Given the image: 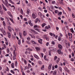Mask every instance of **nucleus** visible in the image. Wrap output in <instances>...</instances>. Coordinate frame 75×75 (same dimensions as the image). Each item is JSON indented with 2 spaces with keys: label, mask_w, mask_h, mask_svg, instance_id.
<instances>
[{
  "label": "nucleus",
  "mask_w": 75,
  "mask_h": 75,
  "mask_svg": "<svg viewBox=\"0 0 75 75\" xmlns=\"http://www.w3.org/2000/svg\"><path fill=\"white\" fill-rule=\"evenodd\" d=\"M57 74V71L55 70L54 71V72L53 73V75H55Z\"/></svg>",
  "instance_id": "nucleus-20"
},
{
  "label": "nucleus",
  "mask_w": 75,
  "mask_h": 75,
  "mask_svg": "<svg viewBox=\"0 0 75 75\" xmlns=\"http://www.w3.org/2000/svg\"><path fill=\"white\" fill-rule=\"evenodd\" d=\"M0 13H1V15L3 13V11H2L1 10V9H0Z\"/></svg>",
  "instance_id": "nucleus-34"
},
{
  "label": "nucleus",
  "mask_w": 75,
  "mask_h": 75,
  "mask_svg": "<svg viewBox=\"0 0 75 75\" xmlns=\"http://www.w3.org/2000/svg\"><path fill=\"white\" fill-rule=\"evenodd\" d=\"M44 69V65H43L41 68V69H42V70H43Z\"/></svg>",
  "instance_id": "nucleus-31"
},
{
  "label": "nucleus",
  "mask_w": 75,
  "mask_h": 75,
  "mask_svg": "<svg viewBox=\"0 0 75 75\" xmlns=\"http://www.w3.org/2000/svg\"><path fill=\"white\" fill-rule=\"evenodd\" d=\"M5 1V2L6 3V4H8V1H7V0H6V1Z\"/></svg>",
  "instance_id": "nucleus-43"
},
{
  "label": "nucleus",
  "mask_w": 75,
  "mask_h": 75,
  "mask_svg": "<svg viewBox=\"0 0 75 75\" xmlns=\"http://www.w3.org/2000/svg\"><path fill=\"white\" fill-rule=\"evenodd\" d=\"M3 25L4 26H6V23H5V22L4 21H3Z\"/></svg>",
  "instance_id": "nucleus-33"
},
{
  "label": "nucleus",
  "mask_w": 75,
  "mask_h": 75,
  "mask_svg": "<svg viewBox=\"0 0 75 75\" xmlns=\"http://www.w3.org/2000/svg\"><path fill=\"white\" fill-rule=\"evenodd\" d=\"M17 65V61H16L15 62V65L16 66Z\"/></svg>",
  "instance_id": "nucleus-53"
},
{
  "label": "nucleus",
  "mask_w": 75,
  "mask_h": 75,
  "mask_svg": "<svg viewBox=\"0 0 75 75\" xmlns=\"http://www.w3.org/2000/svg\"><path fill=\"white\" fill-rule=\"evenodd\" d=\"M38 14L39 16H40V17H41V16L42 15V13H41V12H39L38 13Z\"/></svg>",
  "instance_id": "nucleus-15"
},
{
  "label": "nucleus",
  "mask_w": 75,
  "mask_h": 75,
  "mask_svg": "<svg viewBox=\"0 0 75 75\" xmlns=\"http://www.w3.org/2000/svg\"><path fill=\"white\" fill-rule=\"evenodd\" d=\"M59 3L60 4H62V5H64V3L62 1H61Z\"/></svg>",
  "instance_id": "nucleus-32"
},
{
  "label": "nucleus",
  "mask_w": 75,
  "mask_h": 75,
  "mask_svg": "<svg viewBox=\"0 0 75 75\" xmlns=\"http://www.w3.org/2000/svg\"><path fill=\"white\" fill-rule=\"evenodd\" d=\"M51 44H52V45H55V42L54 41H52V42Z\"/></svg>",
  "instance_id": "nucleus-38"
},
{
  "label": "nucleus",
  "mask_w": 75,
  "mask_h": 75,
  "mask_svg": "<svg viewBox=\"0 0 75 75\" xmlns=\"http://www.w3.org/2000/svg\"><path fill=\"white\" fill-rule=\"evenodd\" d=\"M7 24H8V25H11V24L8 21L7 22Z\"/></svg>",
  "instance_id": "nucleus-30"
},
{
  "label": "nucleus",
  "mask_w": 75,
  "mask_h": 75,
  "mask_svg": "<svg viewBox=\"0 0 75 75\" xmlns=\"http://www.w3.org/2000/svg\"><path fill=\"white\" fill-rule=\"evenodd\" d=\"M55 68H54V66H52V70H54Z\"/></svg>",
  "instance_id": "nucleus-58"
},
{
  "label": "nucleus",
  "mask_w": 75,
  "mask_h": 75,
  "mask_svg": "<svg viewBox=\"0 0 75 75\" xmlns=\"http://www.w3.org/2000/svg\"><path fill=\"white\" fill-rule=\"evenodd\" d=\"M51 51H49V55H50V56H51Z\"/></svg>",
  "instance_id": "nucleus-28"
},
{
  "label": "nucleus",
  "mask_w": 75,
  "mask_h": 75,
  "mask_svg": "<svg viewBox=\"0 0 75 75\" xmlns=\"http://www.w3.org/2000/svg\"><path fill=\"white\" fill-rule=\"evenodd\" d=\"M2 32L3 33L4 35H6V33L4 30H2Z\"/></svg>",
  "instance_id": "nucleus-18"
},
{
  "label": "nucleus",
  "mask_w": 75,
  "mask_h": 75,
  "mask_svg": "<svg viewBox=\"0 0 75 75\" xmlns=\"http://www.w3.org/2000/svg\"><path fill=\"white\" fill-rule=\"evenodd\" d=\"M38 27V26H37V25H35L34 26V28H37V27Z\"/></svg>",
  "instance_id": "nucleus-52"
},
{
  "label": "nucleus",
  "mask_w": 75,
  "mask_h": 75,
  "mask_svg": "<svg viewBox=\"0 0 75 75\" xmlns=\"http://www.w3.org/2000/svg\"><path fill=\"white\" fill-rule=\"evenodd\" d=\"M18 43L19 45L21 44V40H20V39L19 40H18Z\"/></svg>",
  "instance_id": "nucleus-25"
},
{
  "label": "nucleus",
  "mask_w": 75,
  "mask_h": 75,
  "mask_svg": "<svg viewBox=\"0 0 75 75\" xmlns=\"http://www.w3.org/2000/svg\"><path fill=\"white\" fill-rule=\"evenodd\" d=\"M8 38H10V37H11V34H10V32H8Z\"/></svg>",
  "instance_id": "nucleus-11"
},
{
  "label": "nucleus",
  "mask_w": 75,
  "mask_h": 75,
  "mask_svg": "<svg viewBox=\"0 0 75 75\" xmlns=\"http://www.w3.org/2000/svg\"><path fill=\"white\" fill-rule=\"evenodd\" d=\"M34 57H35V58H36L37 59H39V57H38V56H37L36 54H35L34 55Z\"/></svg>",
  "instance_id": "nucleus-10"
},
{
  "label": "nucleus",
  "mask_w": 75,
  "mask_h": 75,
  "mask_svg": "<svg viewBox=\"0 0 75 75\" xmlns=\"http://www.w3.org/2000/svg\"><path fill=\"white\" fill-rule=\"evenodd\" d=\"M6 61H7V60L5 59H4V60L3 61V62H5V63H6Z\"/></svg>",
  "instance_id": "nucleus-60"
},
{
  "label": "nucleus",
  "mask_w": 75,
  "mask_h": 75,
  "mask_svg": "<svg viewBox=\"0 0 75 75\" xmlns=\"http://www.w3.org/2000/svg\"><path fill=\"white\" fill-rule=\"evenodd\" d=\"M58 47L59 48V49H60V50H62V46L60 44H59L58 45Z\"/></svg>",
  "instance_id": "nucleus-3"
},
{
  "label": "nucleus",
  "mask_w": 75,
  "mask_h": 75,
  "mask_svg": "<svg viewBox=\"0 0 75 75\" xmlns=\"http://www.w3.org/2000/svg\"><path fill=\"white\" fill-rule=\"evenodd\" d=\"M45 25V23H43L42 25V27H44Z\"/></svg>",
  "instance_id": "nucleus-35"
},
{
  "label": "nucleus",
  "mask_w": 75,
  "mask_h": 75,
  "mask_svg": "<svg viewBox=\"0 0 75 75\" xmlns=\"http://www.w3.org/2000/svg\"><path fill=\"white\" fill-rule=\"evenodd\" d=\"M30 13V9H28L27 11V14L29 15V13Z\"/></svg>",
  "instance_id": "nucleus-6"
},
{
  "label": "nucleus",
  "mask_w": 75,
  "mask_h": 75,
  "mask_svg": "<svg viewBox=\"0 0 75 75\" xmlns=\"http://www.w3.org/2000/svg\"><path fill=\"white\" fill-rule=\"evenodd\" d=\"M39 21V19L38 18H37L35 20V23H37V22Z\"/></svg>",
  "instance_id": "nucleus-16"
},
{
  "label": "nucleus",
  "mask_w": 75,
  "mask_h": 75,
  "mask_svg": "<svg viewBox=\"0 0 75 75\" xmlns=\"http://www.w3.org/2000/svg\"><path fill=\"white\" fill-rule=\"evenodd\" d=\"M27 50L28 51H33V50L32 49H31L29 47L27 48Z\"/></svg>",
  "instance_id": "nucleus-14"
},
{
  "label": "nucleus",
  "mask_w": 75,
  "mask_h": 75,
  "mask_svg": "<svg viewBox=\"0 0 75 75\" xmlns=\"http://www.w3.org/2000/svg\"><path fill=\"white\" fill-rule=\"evenodd\" d=\"M58 40L59 41L61 40V37H59L58 38Z\"/></svg>",
  "instance_id": "nucleus-51"
},
{
  "label": "nucleus",
  "mask_w": 75,
  "mask_h": 75,
  "mask_svg": "<svg viewBox=\"0 0 75 75\" xmlns=\"http://www.w3.org/2000/svg\"><path fill=\"white\" fill-rule=\"evenodd\" d=\"M3 8L4 10V11H7V9H6V8H5V7Z\"/></svg>",
  "instance_id": "nucleus-40"
},
{
  "label": "nucleus",
  "mask_w": 75,
  "mask_h": 75,
  "mask_svg": "<svg viewBox=\"0 0 75 75\" xmlns=\"http://www.w3.org/2000/svg\"><path fill=\"white\" fill-rule=\"evenodd\" d=\"M64 42L66 45H68V42L67 41V40H65L64 41Z\"/></svg>",
  "instance_id": "nucleus-27"
},
{
  "label": "nucleus",
  "mask_w": 75,
  "mask_h": 75,
  "mask_svg": "<svg viewBox=\"0 0 75 75\" xmlns=\"http://www.w3.org/2000/svg\"><path fill=\"white\" fill-rule=\"evenodd\" d=\"M7 13L8 14V15H9V16H11V12H8Z\"/></svg>",
  "instance_id": "nucleus-24"
},
{
  "label": "nucleus",
  "mask_w": 75,
  "mask_h": 75,
  "mask_svg": "<svg viewBox=\"0 0 75 75\" xmlns=\"http://www.w3.org/2000/svg\"><path fill=\"white\" fill-rule=\"evenodd\" d=\"M47 36L45 35H44L43 36V38H45L46 39V38H47Z\"/></svg>",
  "instance_id": "nucleus-19"
},
{
  "label": "nucleus",
  "mask_w": 75,
  "mask_h": 75,
  "mask_svg": "<svg viewBox=\"0 0 75 75\" xmlns=\"http://www.w3.org/2000/svg\"><path fill=\"white\" fill-rule=\"evenodd\" d=\"M11 73H12V74H15L14 71H13V70H11Z\"/></svg>",
  "instance_id": "nucleus-36"
},
{
  "label": "nucleus",
  "mask_w": 75,
  "mask_h": 75,
  "mask_svg": "<svg viewBox=\"0 0 75 75\" xmlns=\"http://www.w3.org/2000/svg\"><path fill=\"white\" fill-rule=\"evenodd\" d=\"M34 30H36V31H38V32H40V30L38 29H37V28L34 29Z\"/></svg>",
  "instance_id": "nucleus-46"
},
{
  "label": "nucleus",
  "mask_w": 75,
  "mask_h": 75,
  "mask_svg": "<svg viewBox=\"0 0 75 75\" xmlns=\"http://www.w3.org/2000/svg\"><path fill=\"white\" fill-rule=\"evenodd\" d=\"M71 61H74V58H71Z\"/></svg>",
  "instance_id": "nucleus-57"
},
{
  "label": "nucleus",
  "mask_w": 75,
  "mask_h": 75,
  "mask_svg": "<svg viewBox=\"0 0 75 75\" xmlns=\"http://www.w3.org/2000/svg\"><path fill=\"white\" fill-rule=\"evenodd\" d=\"M0 18L1 19V20H2V21H3L4 20V18H2V17H1Z\"/></svg>",
  "instance_id": "nucleus-54"
},
{
  "label": "nucleus",
  "mask_w": 75,
  "mask_h": 75,
  "mask_svg": "<svg viewBox=\"0 0 75 75\" xmlns=\"http://www.w3.org/2000/svg\"><path fill=\"white\" fill-rule=\"evenodd\" d=\"M41 17H40V18L42 20H44V18H45V16L44 15H42L41 16Z\"/></svg>",
  "instance_id": "nucleus-7"
},
{
  "label": "nucleus",
  "mask_w": 75,
  "mask_h": 75,
  "mask_svg": "<svg viewBox=\"0 0 75 75\" xmlns=\"http://www.w3.org/2000/svg\"><path fill=\"white\" fill-rule=\"evenodd\" d=\"M13 47H14V48H15V51H16V45H13Z\"/></svg>",
  "instance_id": "nucleus-56"
},
{
  "label": "nucleus",
  "mask_w": 75,
  "mask_h": 75,
  "mask_svg": "<svg viewBox=\"0 0 75 75\" xmlns=\"http://www.w3.org/2000/svg\"><path fill=\"white\" fill-rule=\"evenodd\" d=\"M20 17H21V19H23V16H22V15H21L20 16Z\"/></svg>",
  "instance_id": "nucleus-63"
},
{
  "label": "nucleus",
  "mask_w": 75,
  "mask_h": 75,
  "mask_svg": "<svg viewBox=\"0 0 75 75\" xmlns=\"http://www.w3.org/2000/svg\"><path fill=\"white\" fill-rule=\"evenodd\" d=\"M13 54L14 55L13 56V59L14 60V59H16V52L14 50L13 51Z\"/></svg>",
  "instance_id": "nucleus-2"
},
{
  "label": "nucleus",
  "mask_w": 75,
  "mask_h": 75,
  "mask_svg": "<svg viewBox=\"0 0 75 75\" xmlns=\"http://www.w3.org/2000/svg\"><path fill=\"white\" fill-rule=\"evenodd\" d=\"M52 3L53 4H55V1H53Z\"/></svg>",
  "instance_id": "nucleus-49"
},
{
  "label": "nucleus",
  "mask_w": 75,
  "mask_h": 75,
  "mask_svg": "<svg viewBox=\"0 0 75 75\" xmlns=\"http://www.w3.org/2000/svg\"><path fill=\"white\" fill-rule=\"evenodd\" d=\"M46 39V40H47V41H49V38H48L47 37L46 38H45Z\"/></svg>",
  "instance_id": "nucleus-55"
},
{
  "label": "nucleus",
  "mask_w": 75,
  "mask_h": 75,
  "mask_svg": "<svg viewBox=\"0 0 75 75\" xmlns=\"http://www.w3.org/2000/svg\"><path fill=\"white\" fill-rule=\"evenodd\" d=\"M58 57L57 56H55L54 57V61H56V62L57 63H58V62L59 61V60H60V58H58V59L57 58Z\"/></svg>",
  "instance_id": "nucleus-1"
},
{
  "label": "nucleus",
  "mask_w": 75,
  "mask_h": 75,
  "mask_svg": "<svg viewBox=\"0 0 75 75\" xmlns=\"http://www.w3.org/2000/svg\"><path fill=\"white\" fill-rule=\"evenodd\" d=\"M35 48L36 51H40V47H35Z\"/></svg>",
  "instance_id": "nucleus-8"
},
{
  "label": "nucleus",
  "mask_w": 75,
  "mask_h": 75,
  "mask_svg": "<svg viewBox=\"0 0 75 75\" xmlns=\"http://www.w3.org/2000/svg\"><path fill=\"white\" fill-rule=\"evenodd\" d=\"M30 39H30V38L29 37H28L27 38V40H28L29 41H30Z\"/></svg>",
  "instance_id": "nucleus-48"
},
{
  "label": "nucleus",
  "mask_w": 75,
  "mask_h": 75,
  "mask_svg": "<svg viewBox=\"0 0 75 75\" xmlns=\"http://www.w3.org/2000/svg\"><path fill=\"white\" fill-rule=\"evenodd\" d=\"M21 13L22 14H23V11L22 9H21Z\"/></svg>",
  "instance_id": "nucleus-42"
},
{
  "label": "nucleus",
  "mask_w": 75,
  "mask_h": 75,
  "mask_svg": "<svg viewBox=\"0 0 75 75\" xmlns=\"http://www.w3.org/2000/svg\"><path fill=\"white\" fill-rule=\"evenodd\" d=\"M1 37H3V35L2 34H0V38H1Z\"/></svg>",
  "instance_id": "nucleus-39"
},
{
  "label": "nucleus",
  "mask_w": 75,
  "mask_h": 75,
  "mask_svg": "<svg viewBox=\"0 0 75 75\" xmlns=\"http://www.w3.org/2000/svg\"><path fill=\"white\" fill-rule=\"evenodd\" d=\"M32 17H33V18H34V19H35V18H36L35 15V14L34 13H33Z\"/></svg>",
  "instance_id": "nucleus-12"
},
{
  "label": "nucleus",
  "mask_w": 75,
  "mask_h": 75,
  "mask_svg": "<svg viewBox=\"0 0 75 75\" xmlns=\"http://www.w3.org/2000/svg\"><path fill=\"white\" fill-rule=\"evenodd\" d=\"M40 55H41L42 58H43V56H44V54H42V53H40Z\"/></svg>",
  "instance_id": "nucleus-45"
},
{
  "label": "nucleus",
  "mask_w": 75,
  "mask_h": 75,
  "mask_svg": "<svg viewBox=\"0 0 75 75\" xmlns=\"http://www.w3.org/2000/svg\"><path fill=\"white\" fill-rule=\"evenodd\" d=\"M50 49L51 50V51H55V48L54 47H50Z\"/></svg>",
  "instance_id": "nucleus-5"
},
{
  "label": "nucleus",
  "mask_w": 75,
  "mask_h": 75,
  "mask_svg": "<svg viewBox=\"0 0 75 75\" xmlns=\"http://www.w3.org/2000/svg\"><path fill=\"white\" fill-rule=\"evenodd\" d=\"M26 42L28 44H30V43H31V42H29L28 41H26Z\"/></svg>",
  "instance_id": "nucleus-47"
},
{
  "label": "nucleus",
  "mask_w": 75,
  "mask_h": 75,
  "mask_svg": "<svg viewBox=\"0 0 75 75\" xmlns=\"http://www.w3.org/2000/svg\"><path fill=\"white\" fill-rule=\"evenodd\" d=\"M11 66L12 68H14V63H12L11 64Z\"/></svg>",
  "instance_id": "nucleus-21"
},
{
  "label": "nucleus",
  "mask_w": 75,
  "mask_h": 75,
  "mask_svg": "<svg viewBox=\"0 0 75 75\" xmlns=\"http://www.w3.org/2000/svg\"><path fill=\"white\" fill-rule=\"evenodd\" d=\"M64 69H65V71H67V72H69V70H68L67 69V68L65 67L64 68Z\"/></svg>",
  "instance_id": "nucleus-17"
},
{
  "label": "nucleus",
  "mask_w": 75,
  "mask_h": 75,
  "mask_svg": "<svg viewBox=\"0 0 75 75\" xmlns=\"http://www.w3.org/2000/svg\"><path fill=\"white\" fill-rule=\"evenodd\" d=\"M7 52L8 53V52H10V50L8 48L7 49Z\"/></svg>",
  "instance_id": "nucleus-44"
},
{
  "label": "nucleus",
  "mask_w": 75,
  "mask_h": 75,
  "mask_svg": "<svg viewBox=\"0 0 75 75\" xmlns=\"http://www.w3.org/2000/svg\"><path fill=\"white\" fill-rule=\"evenodd\" d=\"M45 29H48V27L47 26H45Z\"/></svg>",
  "instance_id": "nucleus-64"
},
{
  "label": "nucleus",
  "mask_w": 75,
  "mask_h": 75,
  "mask_svg": "<svg viewBox=\"0 0 75 75\" xmlns=\"http://www.w3.org/2000/svg\"><path fill=\"white\" fill-rule=\"evenodd\" d=\"M49 34H50V35L52 36V35H53V34H52V33H49Z\"/></svg>",
  "instance_id": "nucleus-50"
},
{
  "label": "nucleus",
  "mask_w": 75,
  "mask_h": 75,
  "mask_svg": "<svg viewBox=\"0 0 75 75\" xmlns=\"http://www.w3.org/2000/svg\"><path fill=\"white\" fill-rule=\"evenodd\" d=\"M52 67V64H50L49 65L48 69H51V67Z\"/></svg>",
  "instance_id": "nucleus-9"
},
{
  "label": "nucleus",
  "mask_w": 75,
  "mask_h": 75,
  "mask_svg": "<svg viewBox=\"0 0 75 75\" xmlns=\"http://www.w3.org/2000/svg\"><path fill=\"white\" fill-rule=\"evenodd\" d=\"M14 35L15 36V37L16 36V32H14Z\"/></svg>",
  "instance_id": "nucleus-59"
},
{
  "label": "nucleus",
  "mask_w": 75,
  "mask_h": 75,
  "mask_svg": "<svg viewBox=\"0 0 75 75\" xmlns=\"http://www.w3.org/2000/svg\"><path fill=\"white\" fill-rule=\"evenodd\" d=\"M23 35L24 36H26L27 35V33H26L25 31H23Z\"/></svg>",
  "instance_id": "nucleus-13"
},
{
  "label": "nucleus",
  "mask_w": 75,
  "mask_h": 75,
  "mask_svg": "<svg viewBox=\"0 0 75 75\" xmlns=\"http://www.w3.org/2000/svg\"><path fill=\"white\" fill-rule=\"evenodd\" d=\"M54 67L55 68H58V66H57V65H55Z\"/></svg>",
  "instance_id": "nucleus-62"
},
{
  "label": "nucleus",
  "mask_w": 75,
  "mask_h": 75,
  "mask_svg": "<svg viewBox=\"0 0 75 75\" xmlns=\"http://www.w3.org/2000/svg\"><path fill=\"white\" fill-rule=\"evenodd\" d=\"M19 35H20V38H21V35H22V34H21V33L20 32L19 33Z\"/></svg>",
  "instance_id": "nucleus-41"
},
{
  "label": "nucleus",
  "mask_w": 75,
  "mask_h": 75,
  "mask_svg": "<svg viewBox=\"0 0 75 75\" xmlns=\"http://www.w3.org/2000/svg\"><path fill=\"white\" fill-rule=\"evenodd\" d=\"M38 42L40 44H42V41H40V40H38Z\"/></svg>",
  "instance_id": "nucleus-29"
},
{
  "label": "nucleus",
  "mask_w": 75,
  "mask_h": 75,
  "mask_svg": "<svg viewBox=\"0 0 75 75\" xmlns=\"http://www.w3.org/2000/svg\"><path fill=\"white\" fill-rule=\"evenodd\" d=\"M57 52L59 54H60L61 53V50H58Z\"/></svg>",
  "instance_id": "nucleus-22"
},
{
  "label": "nucleus",
  "mask_w": 75,
  "mask_h": 75,
  "mask_svg": "<svg viewBox=\"0 0 75 75\" xmlns=\"http://www.w3.org/2000/svg\"><path fill=\"white\" fill-rule=\"evenodd\" d=\"M29 35H30V36H31L32 38H34V39H35V36H34V35H32L31 34H29Z\"/></svg>",
  "instance_id": "nucleus-4"
},
{
  "label": "nucleus",
  "mask_w": 75,
  "mask_h": 75,
  "mask_svg": "<svg viewBox=\"0 0 75 75\" xmlns=\"http://www.w3.org/2000/svg\"><path fill=\"white\" fill-rule=\"evenodd\" d=\"M46 57H47V56H46V55L44 56V58L45 60L46 61H47V60H48V59H47V58H46Z\"/></svg>",
  "instance_id": "nucleus-26"
},
{
  "label": "nucleus",
  "mask_w": 75,
  "mask_h": 75,
  "mask_svg": "<svg viewBox=\"0 0 75 75\" xmlns=\"http://www.w3.org/2000/svg\"><path fill=\"white\" fill-rule=\"evenodd\" d=\"M31 42L32 43H33V44H36V42H35L33 40Z\"/></svg>",
  "instance_id": "nucleus-23"
},
{
  "label": "nucleus",
  "mask_w": 75,
  "mask_h": 75,
  "mask_svg": "<svg viewBox=\"0 0 75 75\" xmlns=\"http://www.w3.org/2000/svg\"><path fill=\"white\" fill-rule=\"evenodd\" d=\"M48 45H49V43L48 42H47L46 44V45L47 46H48Z\"/></svg>",
  "instance_id": "nucleus-61"
},
{
  "label": "nucleus",
  "mask_w": 75,
  "mask_h": 75,
  "mask_svg": "<svg viewBox=\"0 0 75 75\" xmlns=\"http://www.w3.org/2000/svg\"><path fill=\"white\" fill-rule=\"evenodd\" d=\"M24 61L25 64H27V61H26V60L25 59H24Z\"/></svg>",
  "instance_id": "nucleus-37"
}]
</instances>
